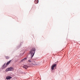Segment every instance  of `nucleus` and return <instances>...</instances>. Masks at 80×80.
<instances>
[{"mask_svg": "<svg viewBox=\"0 0 80 80\" xmlns=\"http://www.w3.org/2000/svg\"><path fill=\"white\" fill-rule=\"evenodd\" d=\"M28 62H32V61H31V60H29L28 61Z\"/></svg>", "mask_w": 80, "mask_h": 80, "instance_id": "9b49d317", "label": "nucleus"}, {"mask_svg": "<svg viewBox=\"0 0 80 80\" xmlns=\"http://www.w3.org/2000/svg\"><path fill=\"white\" fill-rule=\"evenodd\" d=\"M79 80H80V79Z\"/></svg>", "mask_w": 80, "mask_h": 80, "instance_id": "f8f14e48", "label": "nucleus"}, {"mask_svg": "<svg viewBox=\"0 0 80 80\" xmlns=\"http://www.w3.org/2000/svg\"><path fill=\"white\" fill-rule=\"evenodd\" d=\"M34 2L36 4H37L38 3V0H35Z\"/></svg>", "mask_w": 80, "mask_h": 80, "instance_id": "6e6552de", "label": "nucleus"}, {"mask_svg": "<svg viewBox=\"0 0 80 80\" xmlns=\"http://www.w3.org/2000/svg\"><path fill=\"white\" fill-rule=\"evenodd\" d=\"M5 57L6 59H9V58H10V57L8 56H6Z\"/></svg>", "mask_w": 80, "mask_h": 80, "instance_id": "1a4fd4ad", "label": "nucleus"}, {"mask_svg": "<svg viewBox=\"0 0 80 80\" xmlns=\"http://www.w3.org/2000/svg\"><path fill=\"white\" fill-rule=\"evenodd\" d=\"M32 64H33V65H37V64H36V62H34V63H32Z\"/></svg>", "mask_w": 80, "mask_h": 80, "instance_id": "9d476101", "label": "nucleus"}, {"mask_svg": "<svg viewBox=\"0 0 80 80\" xmlns=\"http://www.w3.org/2000/svg\"><path fill=\"white\" fill-rule=\"evenodd\" d=\"M56 65H57V64H55L54 65L52 66L51 68H52V70H53V69H54V67H55V66H56Z\"/></svg>", "mask_w": 80, "mask_h": 80, "instance_id": "7ed1b4c3", "label": "nucleus"}, {"mask_svg": "<svg viewBox=\"0 0 80 80\" xmlns=\"http://www.w3.org/2000/svg\"><path fill=\"white\" fill-rule=\"evenodd\" d=\"M23 67L24 68H25V69H27V68H28V67L27 65H26L24 66Z\"/></svg>", "mask_w": 80, "mask_h": 80, "instance_id": "423d86ee", "label": "nucleus"}, {"mask_svg": "<svg viewBox=\"0 0 80 80\" xmlns=\"http://www.w3.org/2000/svg\"><path fill=\"white\" fill-rule=\"evenodd\" d=\"M13 68L12 67L8 68L6 69V72H8V71H13Z\"/></svg>", "mask_w": 80, "mask_h": 80, "instance_id": "f03ea898", "label": "nucleus"}, {"mask_svg": "<svg viewBox=\"0 0 80 80\" xmlns=\"http://www.w3.org/2000/svg\"><path fill=\"white\" fill-rule=\"evenodd\" d=\"M12 77H11L10 76H7V77H6V79H7V80H10V79H11V78H12Z\"/></svg>", "mask_w": 80, "mask_h": 80, "instance_id": "20e7f679", "label": "nucleus"}, {"mask_svg": "<svg viewBox=\"0 0 80 80\" xmlns=\"http://www.w3.org/2000/svg\"><path fill=\"white\" fill-rule=\"evenodd\" d=\"M27 60V58H26L23 59L22 60H21V62H23L25 61V60Z\"/></svg>", "mask_w": 80, "mask_h": 80, "instance_id": "39448f33", "label": "nucleus"}, {"mask_svg": "<svg viewBox=\"0 0 80 80\" xmlns=\"http://www.w3.org/2000/svg\"><path fill=\"white\" fill-rule=\"evenodd\" d=\"M12 62V60H11L9 61H8V62H7V63H6L7 65H9V64H10V62Z\"/></svg>", "mask_w": 80, "mask_h": 80, "instance_id": "0eeeda50", "label": "nucleus"}, {"mask_svg": "<svg viewBox=\"0 0 80 80\" xmlns=\"http://www.w3.org/2000/svg\"><path fill=\"white\" fill-rule=\"evenodd\" d=\"M30 53L31 54V58H32L34 54H35V48H32L30 51Z\"/></svg>", "mask_w": 80, "mask_h": 80, "instance_id": "f257e3e1", "label": "nucleus"}]
</instances>
